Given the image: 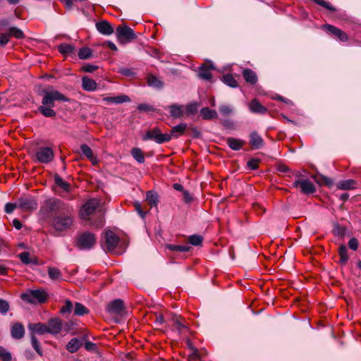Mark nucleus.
<instances>
[{
	"label": "nucleus",
	"instance_id": "nucleus-1",
	"mask_svg": "<svg viewBox=\"0 0 361 361\" xmlns=\"http://www.w3.org/2000/svg\"><path fill=\"white\" fill-rule=\"evenodd\" d=\"M82 219L92 221L91 224L101 228L104 224V211L100 208L97 199L88 200L82 207L80 212Z\"/></svg>",
	"mask_w": 361,
	"mask_h": 361
},
{
	"label": "nucleus",
	"instance_id": "nucleus-2",
	"mask_svg": "<svg viewBox=\"0 0 361 361\" xmlns=\"http://www.w3.org/2000/svg\"><path fill=\"white\" fill-rule=\"evenodd\" d=\"M73 207L71 210L64 209L52 219V226L55 231L62 232L70 229L74 221Z\"/></svg>",
	"mask_w": 361,
	"mask_h": 361
},
{
	"label": "nucleus",
	"instance_id": "nucleus-3",
	"mask_svg": "<svg viewBox=\"0 0 361 361\" xmlns=\"http://www.w3.org/2000/svg\"><path fill=\"white\" fill-rule=\"evenodd\" d=\"M20 298L31 304L43 303L47 299V294L44 290H30L23 293Z\"/></svg>",
	"mask_w": 361,
	"mask_h": 361
},
{
	"label": "nucleus",
	"instance_id": "nucleus-4",
	"mask_svg": "<svg viewBox=\"0 0 361 361\" xmlns=\"http://www.w3.org/2000/svg\"><path fill=\"white\" fill-rule=\"evenodd\" d=\"M41 209L47 213L52 212H62L64 209L71 211V206L58 199H49L44 202Z\"/></svg>",
	"mask_w": 361,
	"mask_h": 361
},
{
	"label": "nucleus",
	"instance_id": "nucleus-5",
	"mask_svg": "<svg viewBox=\"0 0 361 361\" xmlns=\"http://www.w3.org/2000/svg\"><path fill=\"white\" fill-rule=\"evenodd\" d=\"M143 140H154L157 144H162L170 141V136L168 133H162L159 128H154L147 130L143 136Z\"/></svg>",
	"mask_w": 361,
	"mask_h": 361
},
{
	"label": "nucleus",
	"instance_id": "nucleus-6",
	"mask_svg": "<svg viewBox=\"0 0 361 361\" xmlns=\"http://www.w3.org/2000/svg\"><path fill=\"white\" fill-rule=\"evenodd\" d=\"M68 99L57 90L44 91L42 104L51 107L54 106L55 101L67 102Z\"/></svg>",
	"mask_w": 361,
	"mask_h": 361
},
{
	"label": "nucleus",
	"instance_id": "nucleus-7",
	"mask_svg": "<svg viewBox=\"0 0 361 361\" xmlns=\"http://www.w3.org/2000/svg\"><path fill=\"white\" fill-rule=\"evenodd\" d=\"M117 40L122 44L129 42L136 38L133 29L127 25L118 26L116 30Z\"/></svg>",
	"mask_w": 361,
	"mask_h": 361
},
{
	"label": "nucleus",
	"instance_id": "nucleus-8",
	"mask_svg": "<svg viewBox=\"0 0 361 361\" xmlns=\"http://www.w3.org/2000/svg\"><path fill=\"white\" fill-rule=\"evenodd\" d=\"M95 235L90 232H85L77 239L76 245L80 250H89L95 244Z\"/></svg>",
	"mask_w": 361,
	"mask_h": 361
},
{
	"label": "nucleus",
	"instance_id": "nucleus-9",
	"mask_svg": "<svg viewBox=\"0 0 361 361\" xmlns=\"http://www.w3.org/2000/svg\"><path fill=\"white\" fill-rule=\"evenodd\" d=\"M295 188H300L301 192L304 194H312L316 191L314 185L309 179H296L293 183Z\"/></svg>",
	"mask_w": 361,
	"mask_h": 361
},
{
	"label": "nucleus",
	"instance_id": "nucleus-10",
	"mask_svg": "<svg viewBox=\"0 0 361 361\" xmlns=\"http://www.w3.org/2000/svg\"><path fill=\"white\" fill-rule=\"evenodd\" d=\"M35 156L39 163L47 164L53 159L54 152L51 148L42 147L37 149Z\"/></svg>",
	"mask_w": 361,
	"mask_h": 361
},
{
	"label": "nucleus",
	"instance_id": "nucleus-11",
	"mask_svg": "<svg viewBox=\"0 0 361 361\" xmlns=\"http://www.w3.org/2000/svg\"><path fill=\"white\" fill-rule=\"evenodd\" d=\"M18 206L23 211H33L37 208V203L33 197H23L18 200Z\"/></svg>",
	"mask_w": 361,
	"mask_h": 361
},
{
	"label": "nucleus",
	"instance_id": "nucleus-12",
	"mask_svg": "<svg viewBox=\"0 0 361 361\" xmlns=\"http://www.w3.org/2000/svg\"><path fill=\"white\" fill-rule=\"evenodd\" d=\"M106 248L109 252H119L115 250L119 242V238L111 231H108L105 233Z\"/></svg>",
	"mask_w": 361,
	"mask_h": 361
},
{
	"label": "nucleus",
	"instance_id": "nucleus-13",
	"mask_svg": "<svg viewBox=\"0 0 361 361\" xmlns=\"http://www.w3.org/2000/svg\"><path fill=\"white\" fill-rule=\"evenodd\" d=\"M215 67L212 63H204L199 68L198 76L200 78L210 81L212 78L211 71L214 70Z\"/></svg>",
	"mask_w": 361,
	"mask_h": 361
},
{
	"label": "nucleus",
	"instance_id": "nucleus-14",
	"mask_svg": "<svg viewBox=\"0 0 361 361\" xmlns=\"http://www.w3.org/2000/svg\"><path fill=\"white\" fill-rule=\"evenodd\" d=\"M124 308V302L121 299H116L107 305V312L110 314H121Z\"/></svg>",
	"mask_w": 361,
	"mask_h": 361
},
{
	"label": "nucleus",
	"instance_id": "nucleus-15",
	"mask_svg": "<svg viewBox=\"0 0 361 361\" xmlns=\"http://www.w3.org/2000/svg\"><path fill=\"white\" fill-rule=\"evenodd\" d=\"M95 27L102 35L109 36L114 33V27L106 20H101L96 23Z\"/></svg>",
	"mask_w": 361,
	"mask_h": 361
},
{
	"label": "nucleus",
	"instance_id": "nucleus-16",
	"mask_svg": "<svg viewBox=\"0 0 361 361\" xmlns=\"http://www.w3.org/2000/svg\"><path fill=\"white\" fill-rule=\"evenodd\" d=\"M47 325L48 333L51 334H57L62 329V322L58 318L50 319Z\"/></svg>",
	"mask_w": 361,
	"mask_h": 361
},
{
	"label": "nucleus",
	"instance_id": "nucleus-17",
	"mask_svg": "<svg viewBox=\"0 0 361 361\" xmlns=\"http://www.w3.org/2000/svg\"><path fill=\"white\" fill-rule=\"evenodd\" d=\"M11 336L15 339H20L25 334V329L22 324L15 323L11 330Z\"/></svg>",
	"mask_w": 361,
	"mask_h": 361
},
{
	"label": "nucleus",
	"instance_id": "nucleus-18",
	"mask_svg": "<svg viewBox=\"0 0 361 361\" xmlns=\"http://www.w3.org/2000/svg\"><path fill=\"white\" fill-rule=\"evenodd\" d=\"M187 128V125L185 123H181L177 126H173L171 128V133H168V135L170 136V140L172 138H177L179 136L183 135Z\"/></svg>",
	"mask_w": 361,
	"mask_h": 361
},
{
	"label": "nucleus",
	"instance_id": "nucleus-19",
	"mask_svg": "<svg viewBox=\"0 0 361 361\" xmlns=\"http://www.w3.org/2000/svg\"><path fill=\"white\" fill-rule=\"evenodd\" d=\"M28 328L33 334L43 335L48 333L47 325L42 323L30 324Z\"/></svg>",
	"mask_w": 361,
	"mask_h": 361
},
{
	"label": "nucleus",
	"instance_id": "nucleus-20",
	"mask_svg": "<svg viewBox=\"0 0 361 361\" xmlns=\"http://www.w3.org/2000/svg\"><path fill=\"white\" fill-rule=\"evenodd\" d=\"M170 115L173 118H180L185 114V106L178 104H172L169 106Z\"/></svg>",
	"mask_w": 361,
	"mask_h": 361
},
{
	"label": "nucleus",
	"instance_id": "nucleus-21",
	"mask_svg": "<svg viewBox=\"0 0 361 361\" xmlns=\"http://www.w3.org/2000/svg\"><path fill=\"white\" fill-rule=\"evenodd\" d=\"M82 345L81 339L78 338H72L66 345V350L70 353H75Z\"/></svg>",
	"mask_w": 361,
	"mask_h": 361
},
{
	"label": "nucleus",
	"instance_id": "nucleus-22",
	"mask_svg": "<svg viewBox=\"0 0 361 361\" xmlns=\"http://www.w3.org/2000/svg\"><path fill=\"white\" fill-rule=\"evenodd\" d=\"M243 76L247 82L255 85L257 82V76L255 71L246 68L243 71Z\"/></svg>",
	"mask_w": 361,
	"mask_h": 361
},
{
	"label": "nucleus",
	"instance_id": "nucleus-23",
	"mask_svg": "<svg viewBox=\"0 0 361 361\" xmlns=\"http://www.w3.org/2000/svg\"><path fill=\"white\" fill-rule=\"evenodd\" d=\"M250 111L256 114H265L267 109L264 107L257 99H252L249 104Z\"/></svg>",
	"mask_w": 361,
	"mask_h": 361
},
{
	"label": "nucleus",
	"instance_id": "nucleus-24",
	"mask_svg": "<svg viewBox=\"0 0 361 361\" xmlns=\"http://www.w3.org/2000/svg\"><path fill=\"white\" fill-rule=\"evenodd\" d=\"M82 86L87 91H94L97 89L96 82L87 76L82 78Z\"/></svg>",
	"mask_w": 361,
	"mask_h": 361
},
{
	"label": "nucleus",
	"instance_id": "nucleus-25",
	"mask_svg": "<svg viewBox=\"0 0 361 361\" xmlns=\"http://www.w3.org/2000/svg\"><path fill=\"white\" fill-rule=\"evenodd\" d=\"M104 101L114 103V104H122L125 102H128L130 101L129 97L127 95H118L116 97H106L103 99Z\"/></svg>",
	"mask_w": 361,
	"mask_h": 361
},
{
	"label": "nucleus",
	"instance_id": "nucleus-26",
	"mask_svg": "<svg viewBox=\"0 0 361 361\" xmlns=\"http://www.w3.org/2000/svg\"><path fill=\"white\" fill-rule=\"evenodd\" d=\"M200 115L204 120H211L217 118L218 114L215 110L209 109L208 107H204L200 110Z\"/></svg>",
	"mask_w": 361,
	"mask_h": 361
},
{
	"label": "nucleus",
	"instance_id": "nucleus-27",
	"mask_svg": "<svg viewBox=\"0 0 361 361\" xmlns=\"http://www.w3.org/2000/svg\"><path fill=\"white\" fill-rule=\"evenodd\" d=\"M250 143L254 149H259L263 145V140L257 133L250 135Z\"/></svg>",
	"mask_w": 361,
	"mask_h": 361
},
{
	"label": "nucleus",
	"instance_id": "nucleus-28",
	"mask_svg": "<svg viewBox=\"0 0 361 361\" xmlns=\"http://www.w3.org/2000/svg\"><path fill=\"white\" fill-rule=\"evenodd\" d=\"M181 317L177 315H173L171 317V321L173 323L174 328L179 332L182 333L185 330H187L188 327L187 326L183 324V322L181 320Z\"/></svg>",
	"mask_w": 361,
	"mask_h": 361
},
{
	"label": "nucleus",
	"instance_id": "nucleus-29",
	"mask_svg": "<svg viewBox=\"0 0 361 361\" xmlns=\"http://www.w3.org/2000/svg\"><path fill=\"white\" fill-rule=\"evenodd\" d=\"M226 142L231 149L235 151L240 149L244 144L243 140L233 137H228Z\"/></svg>",
	"mask_w": 361,
	"mask_h": 361
},
{
	"label": "nucleus",
	"instance_id": "nucleus-30",
	"mask_svg": "<svg viewBox=\"0 0 361 361\" xmlns=\"http://www.w3.org/2000/svg\"><path fill=\"white\" fill-rule=\"evenodd\" d=\"M356 182L353 179H348L340 181L337 188L340 190H352L355 188Z\"/></svg>",
	"mask_w": 361,
	"mask_h": 361
},
{
	"label": "nucleus",
	"instance_id": "nucleus-31",
	"mask_svg": "<svg viewBox=\"0 0 361 361\" xmlns=\"http://www.w3.org/2000/svg\"><path fill=\"white\" fill-rule=\"evenodd\" d=\"M54 181L55 184L61 188L63 191L69 192L71 190V185L68 182L65 181L58 174L54 176Z\"/></svg>",
	"mask_w": 361,
	"mask_h": 361
},
{
	"label": "nucleus",
	"instance_id": "nucleus-32",
	"mask_svg": "<svg viewBox=\"0 0 361 361\" xmlns=\"http://www.w3.org/2000/svg\"><path fill=\"white\" fill-rule=\"evenodd\" d=\"M147 85L154 88H161L163 86L162 82L153 75L147 77Z\"/></svg>",
	"mask_w": 361,
	"mask_h": 361
},
{
	"label": "nucleus",
	"instance_id": "nucleus-33",
	"mask_svg": "<svg viewBox=\"0 0 361 361\" xmlns=\"http://www.w3.org/2000/svg\"><path fill=\"white\" fill-rule=\"evenodd\" d=\"M131 154L133 157L140 164H142L145 162V157L143 154V152L141 149L137 147H134L131 150Z\"/></svg>",
	"mask_w": 361,
	"mask_h": 361
},
{
	"label": "nucleus",
	"instance_id": "nucleus-34",
	"mask_svg": "<svg viewBox=\"0 0 361 361\" xmlns=\"http://www.w3.org/2000/svg\"><path fill=\"white\" fill-rule=\"evenodd\" d=\"M74 314L76 316H83L89 313V310L82 304L76 302L73 309Z\"/></svg>",
	"mask_w": 361,
	"mask_h": 361
},
{
	"label": "nucleus",
	"instance_id": "nucleus-35",
	"mask_svg": "<svg viewBox=\"0 0 361 361\" xmlns=\"http://www.w3.org/2000/svg\"><path fill=\"white\" fill-rule=\"evenodd\" d=\"M53 107L49 106H42L39 107V111L45 117H54L56 114L55 111L52 109Z\"/></svg>",
	"mask_w": 361,
	"mask_h": 361
},
{
	"label": "nucleus",
	"instance_id": "nucleus-36",
	"mask_svg": "<svg viewBox=\"0 0 361 361\" xmlns=\"http://www.w3.org/2000/svg\"><path fill=\"white\" fill-rule=\"evenodd\" d=\"M222 81L231 87H237L238 84L236 80L231 74H226L223 76Z\"/></svg>",
	"mask_w": 361,
	"mask_h": 361
},
{
	"label": "nucleus",
	"instance_id": "nucleus-37",
	"mask_svg": "<svg viewBox=\"0 0 361 361\" xmlns=\"http://www.w3.org/2000/svg\"><path fill=\"white\" fill-rule=\"evenodd\" d=\"M58 50L61 54L66 55L72 54L75 50V47L69 44H61L58 47Z\"/></svg>",
	"mask_w": 361,
	"mask_h": 361
},
{
	"label": "nucleus",
	"instance_id": "nucleus-38",
	"mask_svg": "<svg viewBox=\"0 0 361 361\" xmlns=\"http://www.w3.org/2000/svg\"><path fill=\"white\" fill-rule=\"evenodd\" d=\"M333 233L335 235L343 237L346 233V228L337 223L334 224Z\"/></svg>",
	"mask_w": 361,
	"mask_h": 361
},
{
	"label": "nucleus",
	"instance_id": "nucleus-39",
	"mask_svg": "<svg viewBox=\"0 0 361 361\" xmlns=\"http://www.w3.org/2000/svg\"><path fill=\"white\" fill-rule=\"evenodd\" d=\"M338 253L341 257L340 262L343 264H345L348 260L347 247L344 245H341L339 247Z\"/></svg>",
	"mask_w": 361,
	"mask_h": 361
},
{
	"label": "nucleus",
	"instance_id": "nucleus-40",
	"mask_svg": "<svg viewBox=\"0 0 361 361\" xmlns=\"http://www.w3.org/2000/svg\"><path fill=\"white\" fill-rule=\"evenodd\" d=\"M78 55L80 59H87L91 58L92 51L88 47H82L79 50Z\"/></svg>",
	"mask_w": 361,
	"mask_h": 361
},
{
	"label": "nucleus",
	"instance_id": "nucleus-41",
	"mask_svg": "<svg viewBox=\"0 0 361 361\" xmlns=\"http://www.w3.org/2000/svg\"><path fill=\"white\" fill-rule=\"evenodd\" d=\"M147 200L151 204V206H157L158 204V195L156 192L148 191L147 192Z\"/></svg>",
	"mask_w": 361,
	"mask_h": 361
},
{
	"label": "nucleus",
	"instance_id": "nucleus-42",
	"mask_svg": "<svg viewBox=\"0 0 361 361\" xmlns=\"http://www.w3.org/2000/svg\"><path fill=\"white\" fill-rule=\"evenodd\" d=\"M203 237L200 235H192L188 237L189 243L195 246L201 245Z\"/></svg>",
	"mask_w": 361,
	"mask_h": 361
},
{
	"label": "nucleus",
	"instance_id": "nucleus-43",
	"mask_svg": "<svg viewBox=\"0 0 361 361\" xmlns=\"http://www.w3.org/2000/svg\"><path fill=\"white\" fill-rule=\"evenodd\" d=\"M8 34L9 36H13L17 39H23L25 36L23 31L16 27H10L8 30Z\"/></svg>",
	"mask_w": 361,
	"mask_h": 361
},
{
	"label": "nucleus",
	"instance_id": "nucleus-44",
	"mask_svg": "<svg viewBox=\"0 0 361 361\" xmlns=\"http://www.w3.org/2000/svg\"><path fill=\"white\" fill-rule=\"evenodd\" d=\"M167 248L176 252H188L190 250V247L188 245H168Z\"/></svg>",
	"mask_w": 361,
	"mask_h": 361
},
{
	"label": "nucleus",
	"instance_id": "nucleus-45",
	"mask_svg": "<svg viewBox=\"0 0 361 361\" xmlns=\"http://www.w3.org/2000/svg\"><path fill=\"white\" fill-rule=\"evenodd\" d=\"M49 276L53 280H58L61 278L60 271L56 268H49L48 270Z\"/></svg>",
	"mask_w": 361,
	"mask_h": 361
},
{
	"label": "nucleus",
	"instance_id": "nucleus-46",
	"mask_svg": "<svg viewBox=\"0 0 361 361\" xmlns=\"http://www.w3.org/2000/svg\"><path fill=\"white\" fill-rule=\"evenodd\" d=\"M198 104L196 102H191L187 104L185 107V114H194L197 111Z\"/></svg>",
	"mask_w": 361,
	"mask_h": 361
},
{
	"label": "nucleus",
	"instance_id": "nucleus-47",
	"mask_svg": "<svg viewBox=\"0 0 361 361\" xmlns=\"http://www.w3.org/2000/svg\"><path fill=\"white\" fill-rule=\"evenodd\" d=\"M12 356L9 351L0 346V359L3 361L11 360Z\"/></svg>",
	"mask_w": 361,
	"mask_h": 361
},
{
	"label": "nucleus",
	"instance_id": "nucleus-48",
	"mask_svg": "<svg viewBox=\"0 0 361 361\" xmlns=\"http://www.w3.org/2000/svg\"><path fill=\"white\" fill-rule=\"evenodd\" d=\"M73 304L71 300H66L65 305L61 308V314H70L73 310Z\"/></svg>",
	"mask_w": 361,
	"mask_h": 361
},
{
	"label": "nucleus",
	"instance_id": "nucleus-49",
	"mask_svg": "<svg viewBox=\"0 0 361 361\" xmlns=\"http://www.w3.org/2000/svg\"><path fill=\"white\" fill-rule=\"evenodd\" d=\"M219 111L223 116H229L233 110L231 106L222 104L219 106Z\"/></svg>",
	"mask_w": 361,
	"mask_h": 361
},
{
	"label": "nucleus",
	"instance_id": "nucleus-50",
	"mask_svg": "<svg viewBox=\"0 0 361 361\" xmlns=\"http://www.w3.org/2000/svg\"><path fill=\"white\" fill-rule=\"evenodd\" d=\"M80 149H81L82 154L84 156H85L87 158H92V155H93V152H92V150L91 149V148L88 145H87L85 144L81 145Z\"/></svg>",
	"mask_w": 361,
	"mask_h": 361
},
{
	"label": "nucleus",
	"instance_id": "nucleus-51",
	"mask_svg": "<svg viewBox=\"0 0 361 361\" xmlns=\"http://www.w3.org/2000/svg\"><path fill=\"white\" fill-rule=\"evenodd\" d=\"M30 253L27 252H23L19 255V257L21 262L26 264L34 263V262H32V260L30 259Z\"/></svg>",
	"mask_w": 361,
	"mask_h": 361
},
{
	"label": "nucleus",
	"instance_id": "nucleus-52",
	"mask_svg": "<svg viewBox=\"0 0 361 361\" xmlns=\"http://www.w3.org/2000/svg\"><path fill=\"white\" fill-rule=\"evenodd\" d=\"M31 343H32V345L33 348L37 351V353L39 355H42V353L40 349V345H39V341L35 336H32Z\"/></svg>",
	"mask_w": 361,
	"mask_h": 361
},
{
	"label": "nucleus",
	"instance_id": "nucleus-53",
	"mask_svg": "<svg viewBox=\"0 0 361 361\" xmlns=\"http://www.w3.org/2000/svg\"><path fill=\"white\" fill-rule=\"evenodd\" d=\"M10 305L6 300L0 298V312L6 314L9 310Z\"/></svg>",
	"mask_w": 361,
	"mask_h": 361
},
{
	"label": "nucleus",
	"instance_id": "nucleus-54",
	"mask_svg": "<svg viewBox=\"0 0 361 361\" xmlns=\"http://www.w3.org/2000/svg\"><path fill=\"white\" fill-rule=\"evenodd\" d=\"M16 208H18V202L15 203H7L5 206V212L7 214H11Z\"/></svg>",
	"mask_w": 361,
	"mask_h": 361
},
{
	"label": "nucleus",
	"instance_id": "nucleus-55",
	"mask_svg": "<svg viewBox=\"0 0 361 361\" xmlns=\"http://www.w3.org/2000/svg\"><path fill=\"white\" fill-rule=\"evenodd\" d=\"M316 4L327 8L328 10H330L331 11H334L335 8L331 6L328 2L324 1V0H313Z\"/></svg>",
	"mask_w": 361,
	"mask_h": 361
},
{
	"label": "nucleus",
	"instance_id": "nucleus-56",
	"mask_svg": "<svg viewBox=\"0 0 361 361\" xmlns=\"http://www.w3.org/2000/svg\"><path fill=\"white\" fill-rule=\"evenodd\" d=\"M358 245H359L358 244V241L355 238H353L350 239V240L348 242V246L353 250H356L357 249V247H358Z\"/></svg>",
	"mask_w": 361,
	"mask_h": 361
},
{
	"label": "nucleus",
	"instance_id": "nucleus-57",
	"mask_svg": "<svg viewBox=\"0 0 361 361\" xmlns=\"http://www.w3.org/2000/svg\"><path fill=\"white\" fill-rule=\"evenodd\" d=\"M258 160L255 159H252L247 162V166L252 169L255 170L258 168Z\"/></svg>",
	"mask_w": 361,
	"mask_h": 361
},
{
	"label": "nucleus",
	"instance_id": "nucleus-58",
	"mask_svg": "<svg viewBox=\"0 0 361 361\" xmlns=\"http://www.w3.org/2000/svg\"><path fill=\"white\" fill-rule=\"evenodd\" d=\"M97 66L92 64H87L82 66V70L85 72L92 73L97 69Z\"/></svg>",
	"mask_w": 361,
	"mask_h": 361
},
{
	"label": "nucleus",
	"instance_id": "nucleus-59",
	"mask_svg": "<svg viewBox=\"0 0 361 361\" xmlns=\"http://www.w3.org/2000/svg\"><path fill=\"white\" fill-rule=\"evenodd\" d=\"M119 73L123 75L128 76V77L133 76L135 74L132 70L127 68H121L119 70Z\"/></svg>",
	"mask_w": 361,
	"mask_h": 361
},
{
	"label": "nucleus",
	"instance_id": "nucleus-60",
	"mask_svg": "<svg viewBox=\"0 0 361 361\" xmlns=\"http://www.w3.org/2000/svg\"><path fill=\"white\" fill-rule=\"evenodd\" d=\"M9 34H1L0 35V46L6 44L9 40Z\"/></svg>",
	"mask_w": 361,
	"mask_h": 361
},
{
	"label": "nucleus",
	"instance_id": "nucleus-61",
	"mask_svg": "<svg viewBox=\"0 0 361 361\" xmlns=\"http://www.w3.org/2000/svg\"><path fill=\"white\" fill-rule=\"evenodd\" d=\"M321 180L328 187H331L334 185V180L331 178L324 176H321Z\"/></svg>",
	"mask_w": 361,
	"mask_h": 361
},
{
	"label": "nucleus",
	"instance_id": "nucleus-62",
	"mask_svg": "<svg viewBox=\"0 0 361 361\" xmlns=\"http://www.w3.org/2000/svg\"><path fill=\"white\" fill-rule=\"evenodd\" d=\"M336 36L342 42H346L348 40L347 35L340 29L337 31Z\"/></svg>",
	"mask_w": 361,
	"mask_h": 361
},
{
	"label": "nucleus",
	"instance_id": "nucleus-63",
	"mask_svg": "<svg viewBox=\"0 0 361 361\" xmlns=\"http://www.w3.org/2000/svg\"><path fill=\"white\" fill-rule=\"evenodd\" d=\"M183 200L186 203H190L192 200L191 194L187 190L183 191Z\"/></svg>",
	"mask_w": 361,
	"mask_h": 361
},
{
	"label": "nucleus",
	"instance_id": "nucleus-64",
	"mask_svg": "<svg viewBox=\"0 0 361 361\" xmlns=\"http://www.w3.org/2000/svg\"><path fill=\"white\" fill-rule=\"evenodd\" d=\"M164 322V319L161 314H156L154 323L158 326L159 325L163 324Z\"/></svg>",
	"mask_w": 361,
	"mask_h": 361
}]
</instances>
